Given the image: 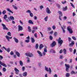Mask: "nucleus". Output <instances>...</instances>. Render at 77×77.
<instances>
[{
    "mask_svg": "<svg viewBox=\"0 0 77 77\" xmlns=\"http://www.w3.org/2000/svg\"><path fill=\"white\" fill-rule=\"evenodd\" d=\"M65 66L66 67V71L67 72H69V68H70V65L69 64H65Z\"/></svg>",
    "mask_w": 77,
    "mask_h": 77,
    "instance_id": "nucleus-1",
    "label": "nucleus"
},
{
    "mask_svg": "<svg viewBox=\"0 0 77 77\" xmlns=\"http://www.w3.org/2000/svg\"><path fill=\"white\" fill-rule=\"evenodd\" d=\"M67 30L69 31V33H71V34H72V33H73V31H72V29H71L70 26H69L67 27Z\"/></svg>",
    "mask_w": 77,
    "mask_h": 77,
    "instance_id": "nucleus-2",
    "label": "nucleus"
},
{
    "mask_svg": "<svg viewBox=\"0 0 77 77\" xmlns=\"http://www.w3.org/2000/svg\"><path fill=\"white\" fill-rule=\"evenodd\" d=\"M26 56H29V57H33V54L32 53H26Z\"/></svg>",
    "mask_w": 77,
    "mask_h": 77,
    "instance_id": "nucleus-3",
    "label": "nucleus"
},
{
    "mask_svg": "<svg viewBox=\"0 0 77 77\" xmlns=\"http://www.w3.org/2000/svg\"><path fill=\"white\" fill-rule=\"evenodd\" d=\"M63 42V41L62 40H61V38L59 37L58 40V43L61 45Z\"/></svg>",
    "mask_w": 77,
    "mask_h": 77,
    "instance_id": "nucleus-4",
    "label": "nucleus"
},
{
    "mask_svg": "<svg viewBox=\"0 0 77 77\" xmlns=\"http://www.w3.org/2000/svg\"><path fill=\"white\" fill-rule=\"evenodd\" d=\"M56 45V42L55 41H54L51 45V47H54Z\"/></svg>",
    "mask_w": 77,
    "mask_h": 77,
    "instance_id": "nucleus-5",
    "label": "nucleus"
},
{
    "mask_svg": "<svg viewBox=\"0 0 77 77\" xmlns=\"http://www.w3.org/2000/svg\"><path fill=\"white\" fill-rule=\"evenodd\" d=\"M14 71H15V73L16 74H18L20 71L16 67L14 68Z\"/></svg>",
    "mask_w": 77,
    "mask_h": 77,
    "instance_id": "nucleus-6",
    "label": "nucleus"
},
{
    "mask_svg": "<svg viewBox=\"0 0 77 77\" xmlns=\"http://www.w3.org/2000/svg\"><path fill=\"white\" fill-rule=\"evenodd\" d=\"M2 26H3V29H4V30H9V29H8V28L6 27V25H5L4 24L2 23Z\"/></svg>",
    "mask_w": 77,
    "mask_h": 77,
    "instance_id": "nucleus-7",
    "label": "nucleus"
},
{
    "mask_svg": "<svg viewBox=\"0 0 77 77\" xmlns=\"http://www.w3.org/2000/svg\"><path fill=\"white\" fill-rule=\"evenodd\" d=\"M5 37L8 41L9 42L10 41V40L9 39H12V37H10L9 36H8V35H6Z\"/></svg>",
    "mask_w": 77,
    "mask_h": 77,
    "instance_id": "nucleus-8",
    "label": "nucleus"
},
{
    "mask_svg": "<svg viewBox=\"0 0 77 77\" xmlns=\"http://www.w3.org/2000/svg\"><path fill=\"white\" fill-rule=\"evenodd\" d=\"M46 12L48 14H51V12L50 11V10L49 8H46Z\"/></svg>",
    "mask_w": 77,
    "mask_h": 77,
    "instance_id": "nucleus-9",
    "label": "nucleus"
},
{
    "mask_svg": "<svg viewBox=\"0 0 77 77\" xmlns=\"http://www.w3.org/2000/svg\"><path fill=\"white\" fill-rule=\"evenodd\" d=\"M18 27H19V29H18V32H20V30H23V27L20 26V25H18Z\"/></svg>",
    "mask_w": 77,
    "mask_h": 77,
    "instance_id": "nucleus-10",
    "label": "nucleus"
},
{
    "mask_svg": "<svg viewBox=\"0 0 77 77\" xmlns=\"http://www.w3.org/2000/svg\"><path fill=\"white\" fill-rule=\"evenodd\" d=\"M8 18V16L7 15L5 14V15H4V16L3 17V18L4 19H5V20H6L8 22V19H7L6 18Z\"/></svg>",
    "mask_w": 77,
    "mask_h": 77,
    "instance_id": "nucleus-11",
    "label": "nucleus"
},
{
    "mask_svg": "<svg viewBox=\"0 0 77 77\" xmlns=\"http://www.w3.org/2000/svg\"><path fill=\"white\" fill-rule=\"evenodd\" d=\"M8 19L9 21H11V20H14V17L12 16H10V17L8 18Z\"/></svg>",
    "mask_w": 77,
    "mask_h": 77,
    "instance_id": "nucleus-12",
    "label": "nucleus"
},
{
    "mask_svg": "<svg viewBox=\"0 0 77 77\" xmlns=\"http://www.w3.org/2000/svg\"><path fill=\"white\" fill-rule=\"evenodd\" d=\"M0 64L1 65H2L3 66H5V67H6V66H7L6 65V64H5L2 62H1V61H0Z\"/></svg>",
    "mask_w": 77,
    "mask_h": 77,
    "instance_id": "nucleus-13",
    "label": "nucleus"
},
{
    "mask_svg": "<svg viewBox=\"0 0 77 77\" xmlns=\"http://www.w3.org/2000/svg\"><path fill=\"white\" fill-rule=\"evenodd\" d=\"M13 39H14V41H15V42H16V43H18V40L17 39V38H16L15 37H14Z\"/></svg>",
    "mask_w": 77,
    "mask_h": 77,
    "instance_id": "nucleus-14",
    "label": "nucleus"
},
{
    "mask_svg": "<svg viewBox=\"0 0 77 77\" xmlns=\"http://www.w3.org/2000/svg\"><path fill=\"white\" fill-rule=\"evenodd\" d=\"M15 53L18 57H20V53L16 51Z\"/></svg>",
    "mask_w": 77,
    "mask_h": 77,
    "instance_id": "nucleus-15",
    "label": "nucleus"
},
{
    "mask_svg": "<svg viewBox=\"0 0 77 77\" xmlns=\"http://www.w3.org/2000/svg\"><path fill=\"white\" fill-rule=\"evenodd\" d=\"M7 11L11 13V14H14V12L11 11L9 8H7Z\"/></svg>",
    "mask_w": 77,
    "mask_h": 77,
    "instance_id": "nucleus-16",
    "label": "nucleus"
},
{
    "mask_svg": "<svg viewBox=\"0 0 77 77\" xmlns=\"http://www.w3.org/2000/svg\"><path fill=\"white\" fill-rule=\"evenodd\" d=\"M28 23L29 24H33V22H32V21L31 20H29L28 21Z\"/></svg>",
    "mask_w": 77,
    "mask_h": 77,
    "instance_id": "nucleus-17",
    "label": "nucleus"
},
{
    "mask_svg": "<svg viewBox=\"0 0 77 77\" xmlns=\"http://www.w3.org/2000/svg\"><path fill=\"white\" fill-rule=\"evenodd\" d=\"M43 47H44V46H43V45H42V44H40L39 46L40 50H41L42 48H43Z\"/></svg>",
    "mask_w": 77,
    "mask_h": 77,
    "instance_id": "nucleus-18",
    "label": "nucleus"
},
{
    "mask_svg": "<svg viewBox=\"0 0 77 77\" xmlns=\"http://www.w3.org/2000/svg\"><path fill=\"white\" fill-rule=\"evenodd\" d=\"M58 13L60 14V16H61V17H62V12H61V11H58Z\"/></svg>",
    "mask_w": 77,
    "mask_h": 77,
    "instance_id": "nucleus-19",
    "label": "nucleus"
},
{
    "mask_svg": "<svg viewBox=\"0 0 77 77\" xmlns=\"http://www.w3.org/2000/svg\"><path fill=\"white\" fill-rule=\"evenodd\" d=\"M28 30L29 32H31V28H30V27L29 26H28Z\"/></svg>",
    "mask_w": 77,
    "mask_h": 77,
    "instance_id": "nucleus-20",
    "label": "nucleus"
},
{
    "mask_svg": "<svg viewBox=\"0 0 77 77\" xmlns=\"http://www.w3.org/2000/svg\"><path fill=\"white\" fill-rule=\"evenodd\" d=\"M37 52L38 53V54H39L40 56H42V54L41 52L40 51H37Z\"/></svg>",
    "mask_w": 77,
    "mask_h": 77,
    "instance_id": "nucleus-21",
    "label": "nucleus"
},
{
    "mask_svg": "<svg viewBox=\"0 0 77 77\" xmlns=\"http://www.w3.org/2000/svg\"><path fill=\"white\" fill-rule=\"evenodd\" d=\"M31 42L32 43H34L35 42V40L33 38H31Z\"/></svg>",
    "mask_w": 77,
    "mask_h": 77,
    "instance_id": "nucleus-22",
    "label": "nucleus"
},
{
    "mask_svg": "<svg viewBox=\"0 0 77 77\" xmlns=\"http://www.w3.org/2000/svg\"><path fill=\"white\" fill-rule=\"evenodd\" d=\"M66 77H69L70 76V74L69 73H67L66 74Z\"/></svg>",
    "mask_w": 77,
    "mask_h": 77,
    "instance_id": "nucleus-23",
    "label": "nucleus"
},
{
    "mask_svg": "<svg viewBox=\"0 0 77 77\" xmlns=\"http://www.w3.org/2000/svg\"><path fill=\"white\" fill-rule=\"evenodd\" d=\"M67 6H66L65 8H63V10L64 11H66L67 10Z\"/></svg>",
    "mask_w": 77,
    "mask_h": 77,
    "instance_id": "nucleus-24",
    "label": "nucleus"
},
{
    "mask_svg": "<svg viewBox=\"0 0 77 77\" xmlns=\"http://www.w3.org/2000/svg\"><path fill=\"white\" fill-rule=\"evenodd\" d=\"M20 64L21 66H23V63L22 62L21 60L20 61Z\"/></svg>",
    "mask_w": 77,
    "mask_h": 77,
    "instance_id": "nucleus-25",
    "label": "nucleus"
},
{
    "mask_svg": "<svg viewBox=\"0 0 77 77\" xmlns=\"http://www.w3.org/2000/svg\"><path fill=\"white\" fill-rule=\"evenodd\" d=\"M27 72H25L23 73V75L24 76H27Z\"/></svg>",
    "mask_w": 77,
    "mask_h": 77,
    "instance_id": "nucleus-26",
    "label": "nucleus"
},
{
    "mask_svg": "<svg viewBox=\"0 0 77 77\" xmlns=\"http://www.w3.org/2000/svg\"><path fill=\"white\" fill-rule=\"evenodd\" d=\"M70 4L71 6H72V8H75V6H74V4H73L71 2L70 3Z\"/></svg>",
    "mask_w": 77,
    "mask_h": 77,
    "instance_id": "nucleus-27",
    "label": "nucleus"
},
{
    "mask_svg": "<svg viewBox=\"0 0 77 77\" xmlns=\"http://www.w3.org/2000/svg\"><path fill=\"white\" fill-rule=\"evenodd\" d=\"M44 20L45 21H47L48 20V16H46V17L45 18Z\"/></svg>",
    "mask_w": 77,
    "mask_h": 77,
    "instance_id": "nucleus-28",
    "label": "nucleus"
},
{
    "mask_svg": "<svg viewBox=\"0 0 77 77\" xmlns=\"http://www.w3.org/2000/svg\"><path fill=\"white\" fill-rule=\"evenodd\" d=\"M32 29H34V30H37V29H38V27L36 26H34L32 28Z\"/></svg>",
    "mask_w": 77,
    "mask_h": 77,
    "instance_id": "nucleus-29",
    "label": "nucleus"
},
{
    "mask_svg": "<svg viewBox=\"0 0 77 77\" xmlns=\"http://www.w3.org/2000/svg\"><path fill=\"white\" fill-rule=\"evenodd\" d=\"M6 13V10H4L2 12V14L4 15Z\"/></svg>",
    "mask_w": 77,
    "mask_h": 77,
    "instance_id": "nucleus-30",
    "label": "nucleus"
},
{
    "mask_svg": "<svg viewBox=\"0 0 77 77\" xmlns=\"http://www.w3.org/2000/svg\"><path fill=\"white\" fill-rule=\"evenodd\" d=\"M7 35L8 36H11V33L10 32H8Z\"/></svg>",
    "mask_w": 77,
    "mask_h": 77,
    "instance_id": "nucleus-31",
    "label": "nucleus"
},
{
    "mask_svg": "<svg viewBox=\"0 0 77 77\" xmlns=\"http://www.w3.org/2000/svg\"><path fill=\"white\" fill-rule=\"evenodd\" d=\"M71 74H76V72H75L74 71H72L71 72Z\"/></svg>",
    "mask_w": 77,
    "mask_h": 77,
    "instance_id": "nucleus-32",
    "label": "nucleus"
},
{
    "mask_svg": "<svg viewBox=\"0 0 77 77\" xmlns=\"http://www.w3.org/2000/svg\"><path fill=\"white\" fill-rule=\"evenodd\" d=\"M63 51H64V53L65 54H66V49H64Z\"/></svg>",
    "mask_w": 77,
    "mask_h": 77,
    "instance_id": "nucleus-33",
    "label": "nucleus"
},
{
    "mask_svg": "<svg viewBox=\"0 0 77 77\" xmlns=\"http://www.w3.org/2000/svg\"><path fill=\"white\" fill-rule=\"evenodd\" d=\"M61 28L62 29L63 33H65V30L63 28V27L62 26H61Z\"/></svg>",
    "mask_w": 77,
    "mask_h": 77,
    "instance_id": "nucleus-34",
    "label": "nucleus"
},
{
    "mask_svg": "<svg viewBox=\"0 0 77 77\" xmlns=\"http://www.w3.org/2000/svg\"><path fill=\"white\" fill-rule=\"evenodd\" d=\"M49 38H50V40H53V36H52L51 35H50L49 36Z\"/></svg>",
    "mask_w": 77,
    "mask_h": 77,
    "instance_id": "nucleus-35",
    "label": "nucleus"
},
{
    "mask_svg": "<svg viewBox=\"0 0 77 77\" xmlns=\"http://www.w3.org/2000/svg\"><path fill=\"white\" fill-rule=\"evenodd\" d=\"M29 15L31 17H33V14L32 13H29Z\"/></svg>",
    "mask_w": 77,
    "mask_h": 77,
    "instance_id": "nucleus-36",
    "label": "nucleus"
},
{
    "mask_svg": "<svg viewBox=\"0 0 77 77\" xmlns=\"http://www.w3.org/2000/svg\"><path fill=\"white\" fill-rule=\"evenodd\" d=\"M12 6L15 9H18V8H17V7H16V6L13 5Z\"/></svg>",
    "mask_w": 77,
    "mask_h": 77,
    "instance_id": "nucleus-37",
    "label": "nucleus"
},
{
    "mask_svg": "<svg viewBox=\"0 0 77 77\" xmlns=\"http://www.w3.org/2000/svg\"><path fill=\"white\" fill-rule=\"evenodd\" d=\"M35 48H36V49L38 48V44H37V43L36 44Z\"/></svg>",
    "mask_w": 77,
    "mask_h": 77,
    "instance_id": "nucleus-38",
    "label": "nucleus"
},
{
    "mask_svg": "<svg viewBox=\"0 0 77 77\" xmlns=\"http://www.w3.org/2000/svg\"><path fill=\"white\" fill-rule=\"evenodd\" d=\"M7 52H8V53H9V52L11 51V49L10 48H8L7 49Z\"/></svg>",
    "mask_w": 77,
    "mask_h": 77,
    "instance_id": "nucleus-39",
    "label": "nucleus"
},
{
    "mask_svg": "<svg viewBox=\"0 0 77 77\" xmlns=\"http://www.w3.org/2000/svg\"><path fill=\"white\" fill-rule=\"evenodd\" d=\"M26 13H29V14H30L31 13V11L30 10H29L27 11H26Z\"/></svg>",
    "mask_w": 77,
    "mask_h": 77,
    "instance_id": "nucleus-40",
    "label": "nucleus"
},
{
    "mask_svg": "<svg viewBox=\"0 0 77 77\" xmlns=\"http://www.w3.org/2000/svg\"><path fill=\"white\" fill-rule=\"evenodd\" d=\"M3 59V57L2 55H0V60H2Z\"/></svg>",
    "mask_w": 77,
    "mask_h": 77,
    "instance_id": "nucleus-41",
    "label": "nucleus"
},
{
    "mask_svg": "<svg viewBox=\"0 0 77 77\" xmlns=\"http://www.w3.org/2000/svg\"><path fill=\"white\" fill-rule=\"evenodd\" d=\"M49 73L50 74L51 73V69L50 67L49 68Z\"/></svg>",
    "mask_w": 77,
    "mask_h": 77,
    "instance_id": "nucleus-42",
    "label": "nucleus"
},
{
    "mask_svg": "<svg viewBox=\"0 0 77 77\" xmlns=\"http://www.w3.org/2000/svg\"><path fill=\"white\" fill-rule=\"evenodd\" d=\"M25 42L29 43V42H30V40H26Z\"/></svg>",
    "mask_w": 77,
    "mask_h": 77,
    "instance_id": "nucleus-43",
    "label": "nucleus"
},
{
    "mask_svg": "<svg viewBox=\"0 0 77 77\" xmlns=\"http://www.w3.org/2000/svg\"><path fill=\"white\" fill-rule=\"evenodd\" d=\"M72 39H73V40H75H75H76V38H75V37H74V36H72Z\"/></svg>",
    "mask_w": 77,
    "mask_h": 77,
    "instance_id": "nucleus-44",
    "label": "nucleus"
},
{
    "mask_svg": "<svg viewBox=\"0 0 77 77\" xmlns=\"http://www.w3.org/2000/svg\"><path fill=\"white\" fill-rule=\"evenodd\" d=\"M10 54L11 55H14V52L11 51V52H10Z\"/></svg>",
    "mask_w": 77,
    "mask_h": 77,
    "instance_id": "nucleus-45",
    "label": "nucleus"
},
{
    "mask_svg": "<svg viewBox=\"0 0 77 77\" xmlns=\"http://www.w3.org/2000/svg\"><path fill=\"white\" fill-rule=\"evenodd\" d=\"M57 35V32H55L54 34V36H56Z\"/></svg>",
    "mask_w": 77,
    "mask_h": 77,
    "instance_id": "nucleus-46",
    "label": "nucleus"
},
{
    "mask_svg": "<svg viewBox=\"0 0 77 77\" xmlns=\"http://www.w3.org/2000/svg\"><path fill=\"white\" fill-rule=\"evenodd\" d=\"M27 59H28V60H27V62H30V58H29V57H27Z\"/></svg>",
    "mask_w": 77,
    "mask_h": 77,
    "instance_id": "nucleus-47",
    "label": "nucleus"
},
{
    "mask_svg": "<svg viewBox=\"0 0 77 77\" xmlns=\"http://www.w3.org/2000/svg\"><path fill=\"white\" fill-rule=\"evenodd\" d=\"M44 52H45V53L47 52V50L46 48H45L44 49Z\"/></svg>",
    "mask_w": 77,
    "mask_h": 77,
    "instance_id": "nucleus-48",
    "label": "nucleus"
},
{
    "mask_svg": "<svg viewBox=\"0 0 77 77\" xmlns=\"http://www.w3.org/2000/svg\"><path fill=\"white\" fill-rule=\"evenodd\" d=\"M35 29H32V33H34L35 32Z\"/></svg>",
    "mask_w": 77,
    "mask_h": 77,
    "instance_id": "nucleus-49",
    "label": "nucleus"
},
{
    "mask_svg": "<svg viewBox=\"0 0 77 77\" xmlns=\"http://www.w3.org/2000/svg\"><path fill=\"white\" fill-rule=\"evenodd\" d=\"M69 50L70 52H72V48H69Z\"/></svg>",
    "mask_w": 77,
    "mask_h": 77,
    "instance_id": "nucleus-50",
    "label": "nucleus"
},
{
    "mask_svg": "<svg viewBox=\"0 0 77 77\" xmlns=\"http://www.w3.org/2000/svg\"><path fill=\"white\" fill-rule=\"evenodd\" d=\"M64 20H66V19H67V17L66 16H64L63 17Z\"/></svg>",
    "mask_w": 77,
    "mask_h": 77,
    "instance_id": "nucleus-51",
    "label": "nucleus"
},
{
    "mask_svg": "<svg viewBox=\"0 0 77 77\" xmlns=\"http://www.w3.org/2000/svg\"><path fill=\"white\" fill-rule=\"evenodd\" d=\"M45 69L46 71H47L48 72L49 70H48V68L45 67Z\"/></svg>",
    "mask_w": 77,
    "mask_h": 77,
    "instance_id": "nucleus-52",
    "label": "nucleus"
},
{
    "mask_svg": "<svg viewBox=\"0 0 77 77\" xmlns=\"http://www.w3.org/2000/svg\"><path fill=\"white\" fill-rule=\"evenodd\" d=\"M52 28L53 30H55V29H56V26H55L54 25L52 26Z\"/></svg>",
    "mask_w": 77,
    "mask_h": 77,
    "instance_id": "nucleus-53",
    "label": "nucleus"
},
{
    "mask_svg": "<svg viewBox=\"0 0 77 77\" xmlns=\"http://www.w3.org/2000/svg\"><path fill=\"white\" fill-rule=\"evenodd\" d=\"M40 8L41 10H42V9L44 8V6L42 5H41L40 6Z\"/></svg>",
    "mask_w": 77,
    "mask_h": 77,
    "instance_id": "nucleus-54",
    "label": "nucleus"
},
{
    "mask_svg": "<svg viewBox=\"0 0 77 77\" xmlns=\"http://www.w3.org/2000/svg\"><path fill=\"white\" fill-rule=\"evenodd\" d=\"M76 52V49H74L73 51V54H75V52Z\"/></svg>",
    "mask_w": 77,
    "mask_h": 77,
    "instance_id": "nucleus-55",
    "label": "nucleus"
},
{
    "mask_svg": "<svg viewBox=\"0 0 77 77\" xmlns=\"http://www.w3.org/2000/svg\"><path fill=\"white\" fill-rule=\"evenodd\" d=\"M6 68H3V70L4 72H5L6 71Z\"/></svg>",
    "mask_w": 77,
    "mask_h": 77,
    "instance_id": "nucleus-56",
    "label": "nucleus"
},
{
    "mask_svg": "<svg viewBox=\"0 0 77 77\" xmlns=\"http://www.w3.org/2000/svg\"><path fill=\"white\" fill-rule=\"evenodd\" d=\"M54 50V49H51L50 50V53H51V52H52V51H53Z\"/></svg>",
    "mask_w": 77,
    "mask_h": 77,
    "instance_id": "nucleus-57",
    "label": "nucleus"
},
{
    "mask_svg": "<svg viewBox=\"0 0 77 77\" xmlns=\"http://www.w3.org/2000/svg\"><path fill=\"white\" fill-rule=\"evenodd\" d=\"M57 6L58 7V8H60V6L59 5V4H57Z\"/></svg>",
    "mask_w": 77,
    "mask_h": 77,
    "instance_id": "nucleus-58",
    "label": "nucleus"
},
{
    "mask_svg": "<svg viewBox=\"0 0 77 77\" xmlns=\"http://www.w3.org/2000/svg\"><path fill=\"white\" fill-rule=\"evenodd\" d=\"M48 30L49 31H50V30H51V27H48Z\"/></svg>",
    "mask_w": 77,
    "mask_h": 77,
    "instance_id": "nucleus-59",
    "label": "nucleus"
},
{
    "mask_svg": "<svg viewBox=\"0 0 77 77\" xmlns=\"http://www.w3.org/2000/svg\"><path fill=\"white\" fill-rule=\"evenodd\" d=\"M34 36H35V38H37V37H38V36H37V34H36V33L35 34Z\"/></svg>",
    "mask_w": 77,
    "mask_h": 77,
    "instance_id": "nucleus-60",
    "label": "nucleus"
},
{
    "mask_svg": "<svg viewBox=\"0 0 77 77\" xmlns=\"http://www.w3.org/2000/svg\"><path fill=\"white\" fill-rule=\"evenodd\" d=\"M66 3V1H65L64 2H62V3L63 4H65V3Z\"/></svg>",
    "mask_w": 77,
    "mask_h": 77,
    "instance_id": "nucleus-61",
    "label": "nucleus"
},
{
    "mask_svg": "<svg viewBox=\"0 0 77 77\" xmlns=\"http://www.w3.org/2000/svg\"><path fill=\"white\" fill-rule=\"evenodd\" d=\"M20 23L22 24V25H23V23L20 20Z\"/></svg>",
    "mask_w": 77,
    "mask_h": 77,
    "instance_id": "nucleus-62",
    "label": "nucleus"
},
{
    "mask_svg": "<svg viewBox=\"0 0 77 77\" xmlns=\"http://www.w3.org/2000/svg\"><path fill=\"white\" fill-rule=\"evenodd\" d=\"M26 39H27L28 40H30V37L29 36H28L26 38Z\"/></svg>",
    "mask_w": 77,
    "mask_h": 77,
    "instance_id": "nucleus-63",
    "label": "nucleus"
},
{
    "mask_svg": "<svg viewBox=\"0 0 77 77\" xmlns=\"http://www.w3.org/2000/svg\"><path fill=\"white\" fill-rule=\"evenodd\" d=\"M71 44L73 45H74V41H72V42H71Z\"/></svg>",
    "mask_w": 77,
    "mask_h": 77,
    "instance_id": "nucleus-64",
    "label": "nucleus"
}]
</instances>
